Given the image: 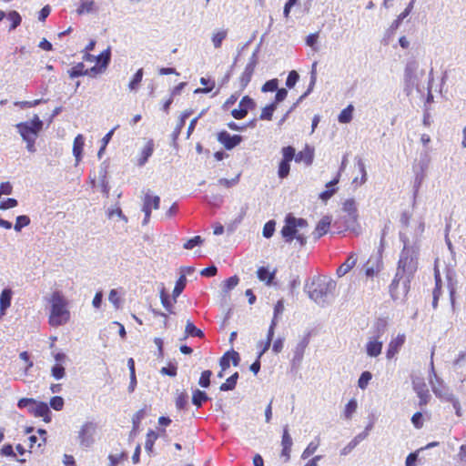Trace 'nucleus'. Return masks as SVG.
I'll return each mask as SVG.
<instances>
[{
  "label": "nucleus",
  "mask_w": 466,
  "mask_h": 466,
  "mask_svg": "<svg viewBox=\"0 0 466 466\" xmlns=\"http://www.w3.org/2000/svg\"><path fill=\"white\" fill-rule=\"evenodd\" d=\"M256 104L252 98L246 96L239 102L238 108L232 110L231 115L236 119H243L248 110H251L255 107Z\"/></svg>",
  "instance_id": "obj_16"
},
{
  "label": "nucleus",
  "mask_w": 466,
  "mask_h": 466,
  "mask_svg": "<svg viewBox=\"0 0 466 466\" xmlns=\"http://www.w3.org/2000/svg\"><path fill=\"white\" fill-rule=\"evenodd\" d=\"M218 140L226 149L230 150L241 143L242 137L239 135L231 136L227 131H221L218 134Z\"/></svg>",
  "instance_id": "obj_17"
},
{
  "label": "nucleus",
  "mask_w": 466,
  "mask_h": 466,
  "mask_svg": "<svg viewBox=\"0 0 466 466\" xmlns=\"http://www.w3.org/2000/svg\"><path fill=\"white\" fill-rule=\"evenodd\" d=\"M354 107L352 105H349L344 108L339 115L338 120L341 124H348L352 120Z\"/></svg>",
  "instance_id": "obj_35"
},
{
  "label": "nucleus",
  "mask_w": 466,
  "mask_h": 466,
  "mask_svg": "<svg viewBox=\"0 0 466 466\" xmlns=\"http://www.w3.org/2000/svg\"><path fill=\"white\" fill-rule=\"evenodd\" d=\"M186 338L187 337H198L203 338L204 333L201 329H198L191 321H187L185 329Z\"/></svg>",
  "instance_id": "obj_37"
},
{
  "label": "nucleus",
  "mask_w": 466,
  "mask_h": 466,
  "mask_svg": "<svg viewBox=\"0 0 466 466\" xmlns=\"http://www.w3.org/2000/svg\"><path fill=\"white\" fill-rule=\"evenodd\" d=\"M110 50L106 49L102 52L98 56H95L90 55L89 53H85L83 58L88 62H96V64H101V68H106L110 61Z\"/></svg>",
  "instance_id": "obj_19"
},
{
  "label": "nucleus",
  "mask_w": 466,
  "mask_h": 466,
  "mask_svg": "<svg viewBox=\"0 0 466 466\" xmlns=\"http://www.w3.org/2000/svg\"><path fill=\"white\" fill-rule=\"evenodd\" d=\"M367 432H362L354 437L340 451L341 455H347L350 453L361 441H363Z\"/></svg>",
  "instance_id": "obj_30"
},
{
  "label": "nucleus",
  "mask_w": 466,
  "mask_h": 466,
  "mask_svg": "<svg viewBox=\"0 0 466 466\" xmlns=\"http://www.w3.org/2000/svg\"><path fill=\"white\" fill-rule=\"evenodd\" d=\"M51 374L56 380H61L66 374L65 368L61 364L56 363L52 367Z\"/></svg>",
  "instance_id": "obj_59"
},
{
  "label": "nucleus",
  "mask_w": 466,
  "mask_h": 466,
  "mask_svg": "<svg viewBox=\"0 0 466 466\" xmlns=\"http://www.w3.org/2000/svg\"><path fill=\"white\" fill-rule=\"evenodd\" d=\"M418 70V60L414 57L408 59L404 68V81L407 86H413L417 85L419 81Z\"/></svg>",
  "instance_id": "obj_13"
},
{
  "label": "nucleus",
  "mask_w": 466,
  "mask_h": 466,
  "mask_svg": "<svg viewBox=\"0 0 466 466\" xmlns=\"http://www.w3.org/2000/svg\"><path fill=\"white\" fill-rule=\"evenodd\" d=\"M281 153L282 161L291 162L296 157L295 148L291 146L282 147Z\"/></svg>",
  "instance_id": "obj_46"
},
{
  "label": "nucleus",
  "mask_w": 466,
  "mask_h": 466,
  "mask_svg": "<svg viewBox=\"0 0 466 466\" xmlns=\"http://www.w3.org/2000/svg\"><path fill=\"white\" fill-rule=\"evenodd\" d=\"M50 306L48 324L52 327H59L66 324L70 319L68 300L61 290H55L46 298Z\"/></svg>",
  "instance_id": "obj_3"
},
{
  "label": "nucleus",
  "mask_w": 466,
  "mask_h": 466,
  "mask_svg": "<svg viewBox=\"0 0 466 466\" xmlns=\"http://www.w3.org/2000/svg\"><path fill=\"white\" fill-rule=\"evenodd\" d=\"M371 379L372 375L370 371L362 372L358 380V387L361 390H365Z\"/></svg>",
  "instance_id": "obj_50"
},
{
  "label": "nucleus",
  "mask_w": 466,
  "mask_h": 466,
  "mask_svg": "<svg viewBox=\"0 0 466 466\" xmlns=\"http://www.w3.org/2000/svg\"><path fill=\"white\" fill-rule=\"evenodd\" d=\"M357 407V400L355 399L350 400L345 406L344 417L348 420L350 419L352 414L356 411Z\"/></svg>",
  "instance_id": "obj_52"
},
{
  "label": "nucleus",
  "mask_w": 466,
  "mask_h": 466,
  "mask_svg": "<svg viewBox=\"0 0 466 466\" xmlns=\"http://www.w3.org/2000/svg\"><path fill=\"white\" fill-rule=\"evenodd\" d=\"M411 382L413 390L416 392L418 398L420 399L419 405H427L431 399V395L424 379L418 376H412Z\"/></svg>",
  "instance_id": "obj_12"
},
{
  "label": "nucleus",
  "mask_w": 466,
  "mask_h": 466,
  "mask_svg": "<svg viewBox=\"0 0 466 466\" xmlns=\"http://www.w3.org/2000/svg\"><path fill=\"white\" fill-rule=\"evenodd\" d=\"M431 163V156L430 151L425 149L420 155V159L416 167H414L415 170V180H414V197L417 195L420 187L421 186L422 181L424 180L426 171Z\"/></svg>",
  "instance_id": "obj_7"
},
{
  "label": "nucleus",
  "mask_w": 466,
  "mask_h": 466,
  "mask_svg": "<svg viewBox=\"0 0 466 466\" xmlns=\"http://www.w3.org/2000/svg\"><path fill=\"white\" fill-rule=\"evenodd\" d=\"M339 173L337 175V177L333 180L329 181L326 185V187L328 189L319 194V198L322 199L323 201H326L329 198H330L333 196V194L336 192V188H334V186H336L339 183Z\"/></svg>",
  "instance_id": "obj_28"
},
{
  "label": "nucleus",
  "mask_w": 466,
  "mask_h": 466,
  "mask_svg": "<svg viewBox=\"0 0 466 466\" xmlns=\"http://www.w3.org/2000/svg\"><path fill=\"white\" fill-rule=\"evenodd\" d=\"M400 238L403 243V248L400 255L396 275L390 286V291L394 299H399L400 295H407L410 279L418 268V247L410 244L405 232L400 233Z\"/></svg>",
  "instance_id": "obj_1"
},
{
  "label": "nucleus",
  "mask_w": 466,
  "mask_h": 466,
  "mask_svg": "<svg viewBox=\"0 0 466 466\" xmlns=\"http://www.w3.org/2000/svg\"><path fill=\"white\" fill-rule=\"evenodd\" d=\"M85 145V137L79 134L75 137L73 145V155L76 157V165L77 166L82 159V153Z\"/></svg>",
  "instance_id": "obj_24"
},
{
  "label": "nucleus",
  "mask_w": 466,
  "mask_h": 466,
  "mask_svg": "<svg viewBox=\"0 0 466 466\" xmlns=\"http://www.w3.org/2000/svg\"><path fill=\"white\" fill-rule=\"evenodd\" d=\"M160 207V198L158 196H154L150 191H147L143 198V205L142 211L145 214V218L142 221V224L147 225L150 218L152 209H158Z\"/></svg>",
  "instance_id": "obj_11"
},
{
  "label": "nucleus",
  "mask_w": 466,
  "mask_h": 466,
  "mask_svg": "<svg viewBox=\"0 0 466 466\" xmlns=\"http://www.w3.org/2000/svg\"><path fill=\"white\" fill-rule=\"evenodd\" d=\"M309 343V336H305L296 345L293 350V363H300L303 359L304 352Z\"/></svg>",
  "instance_id": "obj_21"
},
{
  "label": "nucleus",
  "mask_w": 466,
  "mask_h": 466,
  "mask_svg": "<svg viewBox=\"0 0 466 466\" xmlns=\"http://www.w3.org/2000/svg\"><path fill=\"white\" fill-rule=\"evenodd\" d=\"M96 11L94 0H81L77 8L79 15L89 14Z\"/></svg>",
  "instance_id": "obj_34"
},
{
  "label": "nucleus",
  "mask_w": 466,
  "mask_h": 466,
  "mask_svg": "<svg viewBox=\"0 0 466 466\" xmlns=\"http://www.w3.org/2000/svg\"><path fill=\"white\" fill-rule=\"evenodd\" d=\"M144 76L143 68H139L135 75L133 76L131 81L128 84V88L131 92H137L139 88V86L142 82V78Z\"/></svg>",
  "instance_id": "obj_33"
},
{
  "label": "nucleus",
  "mask_w": 466,
  "mask_h": 466,
  "mask_svg": "<svg viewBox=\"0 0 466 466\" xmlns=\"http://www.w3.org/2000/svg\"><path fill=\"white\" fill-rule=\"evenodd\" d=\"M330 223H331V219L329 217H328V216L323 217L317 224L316 228L313 232L314 238L319 239L322 236H324L328 232Z\"/></svg>",
  "instance_id": "obj_23"
},
{
  "label": "nucleus",
  "mask_w": 466,
  "mask_h": 466,
  "mask_svg": "<svg viewBox=\"0 0 466 466\" xmlns=\"http://www.w3.org/2000/svg\"><path fill=\"white\" fill-rule=\"evenodd\" d=\"M6 17L11 23L9 31L15 30L21 24V15L16 11H11Z\"/></svg>",
  "instance_id": "obj_43"
},
{
  "label": "nucleus",
  "mask_w": 466,
  "mask_h": 466,
  "mask_svg": "<svg viewBox=\"0 0 466 466\" xmlns=\"http://www.w3.org/2000/svg\"><path fill=\"white\" fill-rule=\"evenodd\" d=\"M20 359L25 362V373L27 374L29 369H31L34 366V362L31 360L30 354L27 351H22L19 354Z\"/></svg>",
  "instance_id": "obj_60"
},
{
  "label": "nucleus",
  "mask_w": 466,
  "mask_h": 466,
  "mask_svg": "<svg viewBox=\"0 0 466 466\" xmlns=\"http://www.w3.org/2000/svg\"><path fill=\"white\" fill-rule=\"evenodd\" d=\"M279 89V80L277 78L270 79L267 81L261 90L262 92H274Z\"/></svg>",
  "instance_id": "obj_55"
},
{
  "label": "nucleus",
  "mask_w": 466,
  "mask_h": 466,
  "mask_svg": "<svg viewBox=\"0 0 466 466\" xmlns=\"http://www.w3.org/2000/svg\"><path fill=\"white\" fill-rule=\"evenodd\" d=\"M208 400V397L206 392L201 391L199 390H196L193 391L192 396V403L196 405L198 408L201 407L204 402Z\"/></svg>",
  "instance_id": "obj_38"
},
{
  "label": "nucleus",
  "mask_w": 466,
  "mask_h": 466,
  "mask_svg": "<svg viewBox=\"0 0 466 466\" xmlns=\"http://www.w3.org/2000/svg\"><path fill=\"white\" fill-rule=\"evenodd\" d=\"M191 114H192V111H187V110L181 114L179 121H178L175 130L172 133V139H173L174 147H177V139L178 136L180 135V132L186 124V119L188 118Z\"/></svg>",
  "instance_id": "obj_26"
},
{
  "label": "nucleus",
  "mask_w": 466,
  "mask_h": 466,
  "mask_svg": "<svg viewBox=\"0 0 466 466\" xmlns=\"http://www.w3.org/2000/svg\"><path fill=\"white\" fill-rule=\"evenodd\" d=\"M315 68H316V63L313 64V70L311 72L310 83L309 85V87H308L307 91L302 96H299V102H302L303 99H305L311 93V91L314 88V86H315V83L317 80Z\"/></svg>",
  "instance_id": "obj_45"
},
{
  "label": "nucleus",
  "mask_w": 466,
  "mask_h": 466,
  "mask_svg": "<svg viewBox=\"0 0 466 466\" xmlns=\"http://www.w3.org/2000/svg\"><path fill=\"white\" fill-rule=\"evenodd\" d=\"M227 36H228V30L227 29L216 30L212 34V37H211V41H212L213 46L215 48H217V49L220 48L221 46H222L223 41L227 38Z\"/></svg>",
  "instance_id": "obj_31"
},
{
  "label": "nucleus",
  "mask_w": 466,
  "mask_h": 466,
  "mask_svg": "<svg viewBox=\"0 0 466 466\" xmlns=\"http://www.w3.org/2000/svg\"><path fill=\"white\" fill-rule=\"evenodd\" d=\"M239 279L238 276H232L224 281L223 290L228 292L238 286Z\"/></svg>",
  "instance_id": "obj_54"
},
{
  "label": "nucleus",
  "mask_w": 466,
  "mask_h": 466,
  "mask_svg": "<svg viewBox=\"0 0 466 466\" xmlns=\"http://www.w3.org/2000/svg\"><path fill=\"white\" fill-rule=\"evenodd\" d=\"M257 276L260 281L270 285L275 277V271L270 272L268 268L260 267L257 271Z\"/></svg>",
  "instance_id": "obj_32"
},
{
  "label": "nucleus",
  "mask_w": 466,
  "mask_h": 466,
  "mask_svg": "<svg viewBox=\"0 0 466 466\" xmlns=\"http://www.w3.org/2000/svg\"><path fill=\"white\" fill-rule=\"evenodd\" d=\"M386 329V322L380 320L377 323V335L370 338L366 344V351L370 357H378L381 353L383 341L380 340V335Z\"/></svg>",
  "instance_id": "obj_10"
},
{
  "label": "nucleus",
  "mask_w": 466,
  "mask_h": 466,
  "mask_svg": "<svg viewBox=\"0 0 466 466\" xmlns=\"http://www.w3.org/2000/svg\"><path fill=\"white\" fill-rule=\"evenodd\" d=\"M319 439H317L316 441H313L309 443L307 448L303 451L301 454V459L306 460L309 456H311L319 448Z\"/></svg>",
  "instance_id": "obj_42"
},
{
  "label": "nucleus",
  "mask_w": 466,
  "mask_h": 466,
  "mask_svg": "<svg viewBox=\"0 0 466 466\" xmlns=\"http://www.w3.org/2000/svg\"><path fill=\"white\" fill-rule=\"evenodd\" d=\"M43 121L37 115H35L30 121L21 122L15 125V128L22 137L23 140L26 138L36 139L39 132L43 128Z\"/></svg>",
  "instance_id": "obj_6"
},
{
  "label": "nucleus",
  "mask_w": 466,
  "mask_h": 466,
  "mask_svg": "<svg viewBox=\"0 0 466 466\" xmlns=\"http://www.w3.org/2000/svg\"><path fill=\"white\" fill-rule=\"evenodd\" d=\"M50 406L55 410H61L64 407V400L62 397L55 396L50 400Z\"/></svg>",
  "instance_id": "obj_64"
},
{
  "label": "nucleus",
  "mask_w": 466,
  "mask_h": 466,
  "mask_svg": "<svg viewBox=\"0 0 466 466\" xmlns=\"http://www.w3.org/2000/svg\"><path fill=\"white\" fill-rule=\"evenodd\" d=\"M17 406L19 409H27V411L35 417H42L46 422L51 420L50 410L46 402L31 398H23L18 400Z\"/></svg>",
  "instance_id": "obj_4"
},
{
  "label": "nucleus",
  "mask_w": 466,
  "mask_h": 466,
  "mask_svg": "<svg viewBox=\"0 0 466 466\" xmlns=\"http://www.w3.org/2000/svg\"><path fill=\"white\" fill-rule=\"evenodd\" d=\"M12 291L4 289L0 294V310L1 315H5L6 309L11 305Z\"/></svg>",
  "instance_id": "obj_29"
},
{
  "label": "nucleus",
  "mask_w": 466,
  "mask_h": 466,
  "mask_svg": "<svg viewBox=\"0 0 466 466\" xmlns=\"http://www.w3.org/2000/svg\"><path fill=\"white\" fill-rule=\"evenodd\" d=\"M380 249L375 255L370 256L366 263L365 275L373 278L382 269V255Z\"/></svg>",
  "instance_id": "obj_15"
},
{
  "label": "nucleus",
  "mask_w": 466,
  "mask_h": 466,
  "mask_svg": "<svg viewBox=\"0 0 466 466\" xmlns=\"http://www.w3.org/2000/svg\"><path fill=\"white\" fill-rule=\"evenodd\" d=\"M160 299H161V303L163 305V307L171 314L174 313V310H173V304L171 303L170 299H169V296L168 294L166 293L165 289H163L161 291H160Z\"/></svg>",
  "instance_id": "obj_49"
},
{
  "label": "nucleus",
  "mask_w": 466,
  "mask_h": 466,
  "mask_svg": "<svg viewBox=\"0 0 466 466\" xmlns=\"http://www.w3.org/2000/svg\"><path fill=\"white\" fill-rule=\"evenodd\" d=\"M258 51L254 52L251 56L249 62L247 64L244 72L241 74L239 77V85L241 89H245L247 86L249 84L252 76L254 74L256 66L258 64Z\"/></svg>",
  "instance_id": "obj_14"
},
{
  "label": "nucleus",
  "mask_w": 466,
  "mask_h": 466,
  "mask_svg": "<svg viewBox=\"0 0 466 466\" xmlns=\"http://www.w3.org/2000/svg\"><path fill=\"white\" fill-rule=\"evenodd\" d=\"M293 445L292 438L289 432V428L286 425L283 428V433L281 438V457L285 458V462H288L290 459L291 447Z\"/></svg>",
  "instance_id": "obj_18"
},
{
  "label": "nucleus",
  "mask_w": 466,
  "mask_h": 466,
  "mask_svg": "<svg viewBox=\"0 0 466 466\" xmlns=\"http://www.w3.org/2000/svg\"><path fill=\"white\" fill-rule=\"evenodd\" d=\"M68 74L71 78H75L89 75V72L85 69V65L83 63H78L68 71Z\"/></svg>",
  "instance_id": "obj_39"
},
{
  "label": "nucleus",
  "mask_w": 466,
  "mask_h": 466,
  "mask_svg": "<svg viewBox=\"0 0 466 466\" xmlns=\"http://www.w3.org/2000/svg\"><path fill=\"white\" fill-rule=\"evenodd\" d=\"M45 102H46V100H44V99H35L33 101H16L14 103V105L15 106H19L20 108H29V107L36 106L40 105L41 103H45Z\"/></svg>",
  "instance_id": "obj_53"
},
{
  "label": "nucleus",
  "mask_w": 466,
  "mask_h": 466,
  "mask_svg": "<svg viewBox=\"0 0 466 466\" xmlns=\"http://www.w3.org/2000/svg\"><path fill=\"white\" fill-rule=\"evenodd\" d=\"M212 375V372L210 370H204L202 373H201V376L199 378V380H198V384L202 387V388H208L209 385H210V377Z\"/></svg>",
  "instance_id": "obj_61"
},
{
  "label": "nucleus",
  "mask_w": 466,
  "mask_h": 466,
  "mask_svg": "<svg viewBox=\"0 0 466 466\" xmlns=\"http://www.w3.org/2000/svg\"><path fill=\"white\" fill-rule=\"evenodd\" d=\"M276 103H271L262 109L259 116L261 120H271L274 111L276 110Z\"/></svg>",
  "instance_id": "obj_44"
},
{
  "label": "nucleus",
  "mask_w": 466,
  "mask_h": 466,
  "mask_svg": "<svg viewBox=\"0 0 466 466\" xmlns=\"http://www.w3.org/2000/svg\"><path fill=\"white\" fill-rule=\"evenodd\" d=\"M431 373L432 376L430 378V384L431 386L433 393L442 400L451 401V399L456 398L450 390L447 389L441 379L437 376L434 371L433 362L431 361Z\"/></svg>",
  "instance_id": "obj_9"
},
{
  "label": "nucleus",
  "mask_w": 466,
  "mask_h": 466,
  "mask_svg": "<svg viewBox=\"0 0 466 466\" xmlns=\"http://www.w3.org/2000/svg\"><path fill=\"white\" fill-rule=\"evenodd\" d=\"M276 222L274 220L268 221L263 228V236L266 238H269L275 232Z\"/></svg>",
  "instance_id": "obj_58"
},
{
  "label": "nucleus",
  "mask_w": 466,
  "mask_h": 466,
  "mask_svg": "<svg viewBox=\"0 0 466 466\" xmlns=\"http://www.w3.org/2000/svg\"><path fill=\"white\" fill-rule=\"evenodd\" d=\"M401 20L399 19L398 17L391 23V25H390V27L388 28L387 32H386V36L390 39L393 36V35L395 34V32L397 31V29L400 27V24H401Z\"/></svg>",
  "instance_id": "obj_63"
},
{
  "label": "nucleus",
  "mask_w": 466,
  "mask_h": 466,
  "mask_svg": "<svg viewBox=\"0 0 466 466\" xmlns=\"http://www.w3.org/2000/svg\"><path fill=\"white\" fill-rule=\"evenodd\" d=\"M313 149L309 146H306L302 151H299L298 154H296L295 161L304 162L307 166H309L313 162Z\"/></svg>",
  "instance_id": "obj_25"
},
{
  "label": "nucleus",
  "mask_w": 466,
  "mask_h": 466,
  "mask_svg": "<svg viewBox=\"0 0 466 466\" xmlns=\"http://www.w3.org/2000/svg\"><path fill=\"white\" fill-rule=\"evenodd\" d=\"M343 210L353 218H357V205L353 198L347 199L343 204Z\"/></svg>",
  "instance_id": "obj_41"
},
{
  "label": "nucleus",
  "mask_w": 466,
  "mask_h": 466,
  "mask_svg": "<svg viewBox=\"0 0 466 466\" xmlns=\"http://www.w3.org/2000/svg\"><path fill=\"white\" fill-rule=\"evenodd\" d=\"M108 299L115 306L116 309L120 308L121 299L116 289L110 290Z\"/></svg>",
  "instance_id": "obj_62"
},
{
  "label": "nucleus",
  "mask_w": 466,
  "mask_h": 466,
  "mask_svg": "<svg viewBox=\"0 0 466 466\" xmlns=\"http://www.w3.org/2000/svg\"><path fill=\"white\" fill-rule=\"evenodd\" d=\"M405 342V335L400 334L395 339H391L388 345L386 356L388 359H392L400 350Z\"/></svg>",
  "instance_id": "obj_20"
},
{
  "label": "nucleus",
  "mask_w": 466,
  "mask_h": 466,
  "mask_svg": "<svg viewBox=\"0 0 466 466\" xmlns=\"http://www.w3.org/2000/svg\"><path fill=\"white\" fill-rule=\"evenodd\" d=\"M204 242V239L200 236H196L190 239H188L184 245V248L186 249H192L197 246L202 245Z\"/></svg>",
  "instance_id": "obj_57"
},
{
  "label": "nucleus",
  "mask_w": 466,
  "mask_h": 466,
  "mask_svg": "<svg viewBox=\"0 0 466 466\" xmlns=\"http://www.w3.org/2000/svg\"><path fill=\"white\" fill-rule=\"evenodd\" d=\"M336 282L325 275H317L309 279L305 284V290L310 299L319 305L324 306L329 298L334 296Z\"/></svg>",
  "instance_id": "obj_2"
},
{
  "label": "nucleus",
  "mask_w": 466,
  "mask_h": 466,
  "mask_svg": "<svg viewBox=\"0 0 466 466\" xmlns=\"http://www.w3.org/2000/svg\"><path fill=\"white\" fill-rule=\"evenodd\" d=\"M358 260L355 253H350L345 262H343L337 269V275L339 277L345 276L353 267L356 265Z\"/></svg>",
  "instance_id": "obj_22"
},
{
  "label": "nucleus",
  "mask_w": 466,
  "mask_h": 466,
  "mask_svg": "<svg viewBox=\"0 0 466 466\" xmlns=\"http://www.w3.org/2000/svg\"><path fill=\"white\" fill-rule=\"evenodd\" d=\"M97 425L93 421H86L80 428L77 439L81 447L89 448L95 442Z\"/></svg>",
  "instance_id": "obj_8"
},
{
  "label": "nucleus",
  "mask_w": 466,
  "mask_h": 466,
  "mask_svg": "<svg viewBox=\"0 0 466 466\" xmlns=\"http://www.w3.org/2000/svg\"><path fill=\"white\" fill-rule=\"evenodd\" d=\"M290 170V162L280 161L278 168V176L279 178H286Z\"/></svg>",
  "instance_id": "obj_48"
},
{
  "label": "nucleus",
  "mask_w": 466,
  "mask_h": 466,
  "mask_svg": "<svg viewBox=\"0 0 466 466\" xmlns=\"http://www.w3.org/2000/svg\"><path fill=\"white\" fill-rule=\"evenodd\" d=\"M153 151L154 142L153 140H149L142 149L141 157H139L137 162L139 167L144 166L147 162L148 158L152 156Z\"/></svg>",
  "instance_id": "obj_27"
},
{
  "label": "nucleus",
  "mask_w": 466,
  "mask_h": 466,
  "mask_svg": "<svg viewBox=\"0 0 466 466\" xmlns=\"http://www.w3.org/2000/svg\"><path fill=\"white\" fill-rule=\"evenodd\" d=\"M188 401V395L186 391L180 392L176 399V407L178 410L186 409Z\"/></svg>",
  "instance_id": "obj_51"
},
{
  "label": "nucleus",
  "mask_w": 466,
  "mask_h": 466,
  "mask_svg": "<svg viewBox=\"0 0 466 466\" xmlns=\"http://www.w3.org/2000/svg\"><path fill=\"white\" fill-rule=\"evenodd\" d=\"M186 284H187V278L184 274H182L177 280L176 286L173 290L172 295H173V299H174L175 302H176L177 298L183 292V290L186 287Z\"/></svg>",
  "instance_id": "obj_36"
},
{
  "label": "nucleus",
  "mask_w": 466,
  "mask_h": 466,
  "mask_svg": "<svg viewBox=\"0 0 466 466\" xmlns=\"http://www.w3.org/2000/svg\"><path fill=\"white\" fill-rule=\"evenodd\" d=\"M157 438L158 434L152 430L148 431V432L147 433L145 449L148 453H151L153 451L154 443L157 440Z\"/></svg>",
  "instance_id": "obj_40"
},
{
  "label": "nucleus",
  "mask_w": 466,
  "mask_h": 466,
  "mask_svg": "<svg viewBox=\"0 0 466 466\" xmlns=\"http://www.w3.org/2000/svg\"><path fill=\"white\" fill-rule=\"evenodd\" d=\"M30 224V218L26 215H20L16 217L15 224L14 228L15 231L19 232L21 229Z\"/></svg>",
  "instance_id": "obj_47"
},
{
  "label": "nucleus",
  "mask_w": 466,
  "mask_h": 466,
  "mask_svg": "<svg viewBox=\"0 0 466 466\" xmlns=\"http://www.w3.org/2000/svg\"><path fill=\"white\" fill-rule=\"evenodd\" d=\"M308 227V222L304 218H295L292 214H288L285 218V224L281 228V236L287 243H290L295 236L299 232V228Z\"/></svg>",
  "instance_id": "obj_5"
},
{
  "label": "nucleus",
  "mask_w": 466,
  "mask_h": 466,
  "mask_svg": "<svg viewBox=\"0 0 466 466\" xmlns=\"http://www.w3.org/2000/svg\"><path fill=\"white\" fill-rule=\"evenodd\" d=\"M299 75L298 74V72L295 70L290 71L289 73L287 80H286V86L288 88L294 87L295 85L297 84V82L299 81Z\"/></svg>",
  "instance_id": "obj_56"
}]
</instances>
